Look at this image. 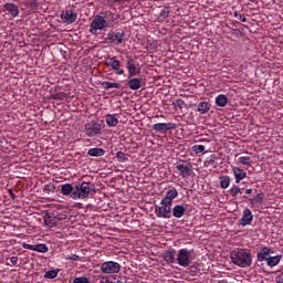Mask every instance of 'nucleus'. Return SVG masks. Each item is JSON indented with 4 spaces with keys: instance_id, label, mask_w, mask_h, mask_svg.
I'll return each instance as SVG.
<instances>
[{
    "instance_id": "6",
    "label": "nucleus",
    "mask_w": 283,
    "mask_h": 283,
    "mask_svg": "<svg viewBox=\"0 0 283 283\" xmlns=\"http://www.w3.org/2000/svg\"><path fill=\"white\" fill-rule=\"evenodd\" d=\"M106 40L114 45H120L125 43V31L117 29L107 34Z\"/></svg>"
},
{
    "instance_id": "40",
    "label": "nucleus",
    "mask_w": 283,
    "mask_h": 283,
    "mask_svg": "<svg viewBox=\"0 0 283 283\" xmlns=\"http://www.w3.org/2000/svg\"><path fill=\"white\" fill-rule=\"evenodd\" d=\"M170 12L171 11L169 10V7H166V8L161 9V11L159 12V17L161 19H167L169 17Z\"/></svg>"
},
{
    "instance_id": "47",
    "label": "nucleus",
    "mask_w": 283,
    "mask_h": 283,
    "mask_svg": "<svg viewBox=\"0 0 283 283\" xmlns=\"http://www.w3.org/2000/svg\"><path fill=\"white\" fill-rule=\"evenodd\" d=\"M22 247L23 249H28V251H35V244L23 243Z\"/></svg>"
},
{
    "instance_id": "17",
    "label": "nucleus",
    "mask_w": 283,
    "mask_h": 283,
    "mask_svg": "<svg viewBox=\"0 0 283 283\" xmlns=\"http://www.w3.org/2000/svg\"><path fill=\"white\" fill-rule=\"evenodd\" d=\"M271 255V248L264 247L260 249L256 253L258 262H266Z\"/></svg>"
},
{
    "instance_id": "1",
    "label": "nucleus",
    "mask_w": 283,
    "mask_h": 283,
    "mask_svg": "<svg viewBox=\"0 0 283 283\" xmlns=\"http://www.w3.org/2000/svg\"><path fill=\"white\" fill-rule=\"evenodd\" d=\"M231 261L241 269H247L253 264L251 250L237 248L230 253Z\"/></svg>"
},
{
    "instance_id": "50",
    "label": "nucleus",
    "mask_w": 283,
    "mask_h": 283,
    "mask_svg": "<svg viewBox=\"0 0 283 283\" xmlns=\"http://www.w3.org/2000/svg\"><path fill=\"white\" fill-rule=\"evenodd\" d=\"M9 196L12 200H17V195L12 190H9Z\"/></svg>"
},
{
    "instance_id": "29",
    "label": "nucleus",
    "mask_w": 283,
    "mask_h": 283,
    "mask_svg": "<svg viewBox=\"0 0 283 283\" xmlns=\"http://www.w3.org/2000/svg\"><path fill=\"white\" fill-rule=\"evenodd\" d=\"M265 262L270 269H273V266H277L282 262V255L269 256Z\"/></svg>"
},
{
    "instance_id": "31",
    "label": "nucleus",
    "mask_w": 283,
    "mask_h": 283,
    "mask_svg": "<svg viewBox=\"0 0 283 283\" xmlns=\"http://www.w3.org/2000/svg\"><path fill=\"white\" fill-rule=\"evenodd\" d=\"M238 165H243L244 167H251V165H253V160H251V157L241 156L238 158Z\"/></svg>"
},
{
    "instance_id": "3",
    "label": "nucleus",
    "mask_w": 283,
    "mask_h": 283,
    "mask_svg": "<svg viewBox=\"0 0 283 283\" xmlns=\"http://www.w3.org/2000/svg\"><path fill=\"white\" fill-rule=\"evenodd\" d=\"M84 134L87 138H94L95 136H101L103 134V124L91 120L84 125Z\"/></svg>"
},
{
    "instance_id": "10",
    "label": "nucleus",
    "mask_w": 283,
    "mask_h": 283,
    "mask_svg": "<svg viewBox=\"0 0 283 283\" xmlns=\"http://www.w3.org/2000/svg\"><path fill=\"white\" fill-rule=\"evenodd\" d=\"M62 23L66 25H72L78 19V14L74 10H64L61 12Z\"/></svg>"
},
{
    "instance_id": "4",
    "label": "nucleus",
    "mask_w": 283,
    "mask_h": 283,
    "mask_svg": "<svg viewBox=\"0 0 283 283\" xmlns=\"http://www.w3.org/2000/svg\"><path fill=\"white\" fill-rule=\"evenodd\" d=\"M191 253H193V250H188L187 248L180 249L177 254V264L179 266L187 268L191 264Z\"/></svg>"
},
{
    "instance_id": "51",
    "label": "nucleus",
    "mask_w": 283,
    "mask_h": 283,
    "mask_svg": "<svg viewBox=\"0 0 283 283\" xmlns=\"http://www.w3.org/2000/svg\"><path fill=\"white\" fill-rule=\"evenodd\" d=\"M114 1V3H127V2H129V0H113Z\"/></svg>"
},
{
    "instance_id": "20",
    "label": "nucleus",
    "mask_w": 283,
    "mask_h": 283,
    "mask_svg": "<svg viewBox=\"0 0 283 283\" xmlns=\"http://www.w3.org/2000/svg\"><path fill=\"white\" fill-rule=\"evenodd\" d=\"M218 156H216V154L210 155V157H208L205 163H203V167L206 168H211V169H216V167H218Z\"/></svg>"
},
{
    "instance_id": "41",
    "label": "nucleus",
    "mask_w": 283,
    "mask_h": 283,
    "mask_svg": "<svg viewBox=\"0 0 283 283\" xmlns=\"http://www.w3.org/2000/svg\"><path fill=\"white\" fill-rule=\"evenodd\" d=\"M160 205H164L166 207H170L171 209V205H174V200L172 199H169L168 197H164L160 201Z\"/></svg>"
},
{
    "instance_id": "8",
    "label": "nucleus",
    "mask_w": 283,
    "mask_h": 283,
    "mask_svg": "<svg viewBox=\"0 0 283 283\" xmlns=\"http://www.w3.org/2000/svg\"><path fill=\"white\" fill-rule=\"evenodd\" d=\"M106 67H111L116 76H123L125 70L120 69V61L116 56L107 57L105 62Z\"/></svg>"
},
{
    "instance_id": "35",
    "label": "nucleus",
    "mask_w": 283,
    "mask_h": 283,
    "mask_svg": "<svg viewBox=\"0 0 283 283\" xmlns=\"http://www.w3.org/2000/svg\"><path fill=\"white\" fill-rule=\"evenodd\" d=\"M59 276V270H50L44 274L45 280H54V277Z\"/></svg>"
},
{
    "instance_id": "19",
    "label": "nucleus",
    "mask_w": 283,
    "mask_h": 283,
    "mask_svg": "<svg viewBox=\"0 0 283 283\" xmlns=\"http://www.w3.org/2000/svg\"><path fill=\"white\" fill-rule=\"evenodd\" d=\"M161 258H164L167 264H174V262H176V250L171 249L164 251Z\"/></svg>"
},
{
    "instance_id": "7",
    "label": "nucleus",
    "mask_w": 283,
    "mask_h": 283,
    "mask_svg": "<svg viewBox=\"0 0 283 283\" xmlns=\"http://www.w3.org/2000/svg\"><path fill=\"white\" fill-rule=\"evenodd\" d=\"M107 24H105V20H103V15H95L93 21L91 22L88 32L91 34H96L98 30H107Z\"/></svg>"
},
{
    "instance_id": "37",
    "label": "nucleus",
    "mask_w": 283,
    "mask_h": 283,
    "mask_svg": "<svg viewBox=\"0 0 283 283\" xmlns=\"http://www.w3.org/2000/svg\"><path fill=\"white\" fill-rule=\"evenodd\" d=\"M166 198L170 200H176L178 198V190L176 188H172L166 192Z\"/></svg>"
},
{
    "instance_id": "5",
    "label": "nucleus",
    "mask_w": 283,
    "mask_h": 283,
    "mask_svg": "<svg viewBox=\"0 0 283 283\" xmlns=\"http://www.w3.org/2000/svg\"><path fill=\"white\" fill-rule=\"evenodd\" d=\"M120 269H122L120 263L116 261H106L102 263L99 266V271H102V273H106L107 275H112L114 273H120Z\"/></svg>"
},
{
    "instance_id": "14",
    "label": "nucleus",
    "mask_w": 283,
    "mask_h": 283,
    "mask_svg": "<svg viewBox=\"0 0 283 283\" xmlns=\"http://www.w3.org/2000/svg\"><path fill=\"white\" fill-rule=\"evenodd\" d=\"M176 169L179 171V175L181 178H189L191 174H193V166L191 164L184 165V164H178L176 166Z\"/></svg>"
},
{
    "instance_id": "44",
    "label": "nucleus",
    "mask_w": 283,
    "mask_h": 283,
    "mask_svg": "<svg viewBox=\"0 0 283 283\" xmlns=\"http://www.w3.org/2000/svg\"><path fill=\"white\" fill-rule=\"evenodd\" d=\"M73 283H90V280L85 276L75 277Z\"/></svg>"
},
{
    "instance_id": "46",
    "label": "nucleus",
    "mask_w": 283,
    "mask_h": 283,
    "mask_svg": "<svg viewBox=\"0 0 283 283\" xmlns=\"http://www.w3.org/2000/svg\"><path fill=\"white\" fill-rule=\"evenodd\" d=\"M175 107H179L180 109H182V107H185V101L180 98L176 99Z\"/></svg>"
},
{
    "instance_id": "11",
    "label": "nucleus",
    "mask_w": 283,
    "mask_h": 283,
    "mask_svg": "<svg viewBox=\"0 0 283 283\" xmlns=\"http://www.w3.org/2000/svg\"><path fill=\"white\" fill-rule=\"evenodd\" d=\"M154 132L157 134H166V132H171V129H176L175 123H157L153 125Z\"/></svg>"
},
{
    "instance_id": "27",
    "label": "nucleus",
    "mask_w": 283,
    "mask_h": 283,
    "mask_svg": "<svg viewBox=\"0 0 283 283\" xmlns=\"http://www.w3.org/2000/svg\"><path fill=\"white\" fill-rule=\"evenodd\" d=\"M88 156H92L93 158H101L103 156H105V149L103 148H91L88 149Z\"/></svg>"
},
{
    "instance_id": "22",
    "label": "nucleus",
    "mask_w": 283,
    "mask_h": 283,
    "mask_svg": "<svg viewBox=\"0 0 283 283\" xmlns=\"http://www.w3.org/2000/svg\"><path fill=\"white\" fill-rule=\"evenodd\" d=\"M59 222H61V219L52 214H48L46 217H44V223L46 224V227H50L51 229H53V227H59Z\"/></svg>"
},
{
    "instance_id": "23",
    "label": "nucleus",
    "mask_w": 283,
    "mask_h": 283,
    "mask_svg": "<svg viewBox=\"0 0 283 283\" xmlns=\"http://www.w3.org/2000/svg\"><path fill=\"white\" fill-rule=\"evenodd\" d=\"M127 85L129 90H133V91L140 90V87H143V80L138 77H133L127 82Z\"/></svg>"
},
{
    "instance_id": "2",
    "label": "nucleus",
    "mask_w": 283,
    "mask_h": 283,
    "mask_svg": "<svg viewBox=\"0 0 283 283\" xmlns=\"http://www.w3.org/2000/svg\"><path fill=\"white\" fill-rule=\"evenodd\" d=\"M91 182L82 181L75 185V190L72 192L71 198L73 200H84L90 196V191H92Z\"/></svg>"
},
{
    "instance_id": "42",
    "label": "nucleus",
    "mask_w": 283,
    "mask_h": 283,
    "mask_svg": "<svg viewBox=\"0 0 283 283\" xmlns=\"http://www.w3.org/2000/svg\"><path fill=\"white\" fill-rule=\"evenodd\" d=\"M205 149H206L205 145L192 146V150L195 151V154H202Z\"/></svg>"
},
{
    "instance_id": "30",
    "label": "nucleus",
    "mask_w": 283,
    "mask_h": 283,
    "mask_svg": "<svg viewBox=\"0 0 283 283\" xmlns=\"http://www.w3.org/2000/svg\"><path fill=\"white\" fill-rule=\"evenodd\" d=\"M103 90H120V83L104 81L101 83Z\"/></svg>"
},
{
    "instance_id": "39",
    "label": "nucleus",
    "mask_w": 283,
    "mask_h": 283,
    "mask_svg": "<svg viewBox=\"0 0 283 283\" xmlns=\"http://www.w3.org/2000/svg\"><path fill=\"white\" fill-rule=\"evenodd\" d=\"M99 283H123V281H120V280H118V279H116V277L112 279V277H109V276H104V277L99 281Z\"/></svg>"
},
{
    "instance_id": "49",
    "label": "nucleus",
    "mask_w": 283,
    "mask_h": 283,
    "mask_svg": "<svg viewBox=\"0 0 283 283\" xmlns=\"http://www.w3.org/2000/svg\"><path fill=\"white\" fill-rule=\"evenodd\" d=\"M10 262L13 266H17V264H19V256H11Z\"/></svg>"
},
{
    "instance_id": "18",
    "label": "nucleus",
    "mask_w": 283,
    "mask_h": 283,
    "mask_svg": "<svg viewBox=\"0 0 283 283\" xmlns=\"http://www.w3.org/2000/svg\"><path fill=\"white\" fill-rule=\"evenodd\" d=\"M3 8L9 12V14H11V17H13V19H17L20 14L19 7L12 2H7Z\"/></svg>"
},
{
    "instance_id": "52",
    "label": "nucleus",
    "mask_w": 283,
    "mask_h": 283,
    "mask_svg": "<svg viewBox=\"0 0 283 283\" xmlns=\"http://www.w3.org/2000/svg\"><path fill=\"white\" fill-rule=\"evenodd\" d=\"M36 6H39V2H36V0H33V1L30 3V8H36Z\"/></svg>"
},
{
    "instance_id": "16",
    "label": "nucleus",
    "mask_w": 283,
    "mask_h": 283,
    "mask_svg": "<svg viewBox=\"0 0 283 283\" xmlns=\"http://www.w3.org/2000/svg\"><path fill=\"white\" fill-rule=\"evenodd\" d=\"M232 174L234 176L237 185H240V182H242V180L247 178V171H244V169L240 167H232Z\"/></svg>"
},
{
    "instance_id": "45",
    "label": "nucleus",
    "mask_w": 283,
    "mask_h": 283,
    "mask_svg": "<svg viewBox=\"0 0 283 283\" xmlns=\"http://www.w3.org/2000/svg\"><path fill=\"white\" fill-rule=\"evenodd\" d=\"M67 95L65 93H57L54 95L53 98H55V101H63V98H65Z\"/></svg>"
},
{
    "instance_id": "43",
    "label": "nucleus",
    "mask_w": 283,
    "mask_h": 283,
    "mask_svg": "<svg viewBox=\"0 0 283 283\" xmlns=\"http://www.w3.org/2000/svg\"><path fill=\"white\" fill-rule=\"evenodd\" d=\"M234 18L239 19V21H242V23H247V15L243 13H240L238 11L234 12Z\"/></svg>"
},
{
    "instance_id": "26",
    "label": "nucleus",
    "mask_w": 283,
    "mask_h": 283,
    "mask_svg": "<svg viewBox=\"0 0 283 283\" xmlns=\"http://www.w3.org/2000/svg\"><path fill=\"white\" fill-rule=\"evenodd\" d=\"M214 103L218 107H227L229 98L224 94H220L216 97Z\"/></svg>"
},
{
    "instance_id": "48",
    "label": "nucleus",
    "mask_w": 283,
    "mask_h": 283,
    "mask_svg": "<svg viewBox=\"0 0 283 283\" xmlns=\"http://www.w3.org/2000/svg\"><path fill=\"white\" fill-rule=\"evenodd\" d=\"M69 260H72L73 262H78V260H81V256L78 254H71L69 255Z\"/></svg>"
},
{
    "instance_id": "13",
    "label": "nucleus",
    "mask_w": 283,
    "mask_h": 283,
    "mask_svg": "<svg viewBox=\"0 0 283 283\" xmlns=\"http://www.w3.org/2000/svg\"><path fill=\"white\" fill-rule=\"evenodd\" d=\"M102 19L106 27L114 28V24L116 23L118 18L116 17V13L112 11H105L104 13H102Z\"/></svg>"
},
{
    "instance_id": "28",
    "label": "nucleus",
    "mask_w": 283,
    "mask_h": 283,
    "mask_svg": "<svg viewBox=\"0 0 283 283\" xmlns=\"http://www.w3.org/2000/svg\"><path fill=\"white\" fill-rule=\"evenodd\" d=\"M75 187L72 184H64L61 186L62 196H72L74 193Z\"/></svg>"
},
{
    "instance_id": "32",
    "label": "nucleus",
    "mask_w": 283,
    "mask_h": 283,
    "mask_svg": "<svg viewBox=\"0 0 283 283\" xmlns=\"http://www.w3.org/2000/svg\"><path fill=\"white\" fill-rule=\"evenodd\" d=\"M220 187L221 189H229V185H231V177L222 176L220 177Z\"/></svg>"
},
{
    "instance_id": "54",
    "label": "nucleus",
    "mask_w": 283,
    "mask_h": 283,
    "mask_svg": "<svg viewBox=\"0 0 283 283\" xmlns=\"http://www.w3.org/2000/svg\"><path fill=\"white\" fill-rule=\"evenodd\" d=\"M0 160H1V155H0Z\"/></svg>"
},
{
    "instance_id": "25",
    "label": "nucleus",
    "mask_w": 283,
    "mask_h": 283,
    "mask_svg": "<svg viewBox=\"0 0 283 283\" xmlns=\"http://www.w3.org/2000/svg\"><path fill=\"white\" fill-rule=\"evenodd\" d=\"M106 125L108 127H116V125H118V114H107Z\"/></svg>"
},
{
    "instance_id": "53",
    "label": "nucleus",
    "mask_w": 283,
    "mask_h": 283,
    "mask_svg": "<svg viewBox=\"0 0 283 283\" xmlns=\"http://www.w3.org/2000/svg\"><path fill=\"white\" fill-rule=\"evenodd\" d=\"M245 193H248V195H249V193H253V190H252V189H247V190H245Z\"/></svg>"
},
{
    "instance_id": "12",
    "label": "nucleus",
    "mask_w": 283,
    "mask_h": 283,
    "mask_svg": "<svg viewBox=\"0 0 283 283\" xmlns=\"http://www.w3.org/2000/svg\"><path fill=\"white\" fill-rule=\"evenodd\" d=\"M155 214L157 216V218L169 219V218H171V208L169 206H165V205L156 206Z\"/></svg>"
},
{
    "instance_id": "21",
    "label": "nucleus",
    "mask_w": 283,
    "mask_h": 283,
    "mask_svg": "<svg viewBox=\"0 0 283 283\" xmlns=\"http://www.w3.org/2000/svg\"><path fill=\"white\" fill-rule=\"evenodd\" d=\"M186 212H187V208H185L184 205H177L171 210L174 218H178V219L182 218V216H185Z\"/></svg>"
},
{
    "instance_id": "34",
    "label": "nucleus",
    "mask_w": 283,
    "mask_h": 283,
    "mask_svg": "<svg viewBox=\"0 0 283 283\" xmlns=\"http://www.w3.org/2000/svg\"><path fill=\"white\" fill-rule=\"evenodd\" d=\"M229 193L232 198H238L239 193H242V189L240 188V186L238 185H233L230 190Z\"/></svg>"
},
{
    "instance_id": "9",
    "label": "nucleus",
    "mask_w": 283,
    "mask_h": 283,
    "mask_svg": "<svg viewBox=\"0 0 283 283\" xmlns=\"http://www.w3.org/2000/svg\"><path fill=\"white\" fill-rule=\"evenodd\" d=\"M126 70H128V78L140 75V63L135 59L129 57L126 62Z\"/></svg>"
},
{
    "instance_id": "33",
    "label": "nucleus",
    "mask_w": 283,
    "mask_h": 283,
    "mask_svg": "<svg viewBox=\"0 0 283 283\" xmlns=\"http://www.w3.org/2000/svg\"><path fill=\"white\" fill-rule=\"evenodd\" d=\"M264 202V193H258L254 198L250 199V205H262Z\"/></svg>"
},
{
    "instance_id": "24",
    "label": "nucleus",
    "mask_w": 283,
    "mask_h": 283,
    "mask_svg": "<svg viewBox=\"0 0 283 283\" xmlns=\"http://www.w3.org/2000/svg\"><path fill=\"white\" fill-rule=\"evenodd\" d=\"M211 109V103L209 102H200L197 105V112H199V114H209V111Z\"/></svg>"
},
{
    "instance_id": "36",
    "label": "nucleus",
    "mask_w": 283,
    "mask_h": 283,
    "mask_svg": "<svg viewBox=\"0 0 283 283\" xmlns=\"http://www.w3.org/2000/svg\"><path fill=\"white\" fill-rule=\"evenodd\" d=\"M116 158L118 163H127L129 160V156L123 151H117L116 153Z\"/></svg>"
},
{
    "instance_id": "38",
    "label": "nucleus",
    "mask_w": 283,
    "mask_h": 283,
    "mask_svg": "<svg viewBox=\"0 0 283 283\" xmlns=\"http://www.w3.org/2000/svg\"><path fill=\"white\" fill-rule=\"evenodd\" d=\"M38 253H48L49 248L45 243L35 244V250Z\"/></svg>"
},
{
    "instance_id": "15",
    "label": "nucleus",
    "mask_w": 283,
    "mask_h": 283,
    "mask_svg": "<svg viewBox=\"0 0 283 283\" xmlns=\"http://www.w3.org/2000/svg\"><path fill=\"white\" fill-rule=\"evenodd\" d=\"M251 222H253V212H251V209L245 208L243 210V216L240 219V224H241V227H249V224H251Z\"/></svg>"
}]
</instances>
